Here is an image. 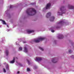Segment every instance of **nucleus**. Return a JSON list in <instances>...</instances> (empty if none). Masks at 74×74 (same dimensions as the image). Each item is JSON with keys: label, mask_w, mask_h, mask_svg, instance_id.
Instances as JSON below:
<instances>
[{"label": "nucleus", "mask_w": 74, "mask_h": 74, "mask_svg": "<svg viewBox=\"0 0 74 74\" xmlns=\"http://www.w3.org/2000/svg\"><path fill=\"white\" fill-rule=\"evenodd\" d=\"M26 13L28 15L32 16L36 14V11L33 8L28 9L26 12Z\"/></svg>", "instance_id": "nucleus-1"}, {"label": "nucleus", "mask_w": 74, "mask_h": 74, "mask_svg": "<svg viewBox=\"0 0 74 74\" xmlns=\"http://www.w3.org/2000/svg\"><path fill=\"white\" fill-rule=\"evenodd\" d=\"M45 40V38H39L38 39L35 40H34V42H36V43H38L40 42V41H43Z\"/></svg>", "instance_id": "nucleus-2"}, {"label": "nucleus", "mask_w": 74, "mask_h": 74, "mask_svg": "<svg viewBox=\"0 0 74 74\" xmlns=\"http://www.w3.org/2000/svg\"><path fill=\"white\" fill-rule=\"evenodd\" d=\"M51 6V3H49L47 4L46 6V8L47 10L48 8H49V7Z\"/></svg>", "instance_id": "nucleus-3"}, {"label": "nucleus", "mask_w": 74, "mask_h": 74, "mask_svg": "<svg viewBox=\"0 0 74 74\" xmlns=\"http://www.w3.org/2000/svg\"><path fill=\"white\" fill-rule=\"evenodd\" d=\"M68 7L69 9H74V6L70 5H68Z\"/></svg>", "instance_id": "nucleus-4"}, {"label": "nucleus", "mask_w": 74, "mask_h": 74, "mask_svg": "<svg viewBox=\"0 0 74 74\" xmlns=\"http://www.w3.org/2000/svg\"><path fill=\"white\" fill-rule=\"evenodd\" d=\"M51 13L50 12H49V13H47V14L46 15V17L48 18L49 17V16H51Z\"/></svg>", "instance_id": "nucleus-5"}, {"label": "nucleus", "mask_w": 74, "mask_h": 74, "mask_svg": "<svg viewBox=\"0 0 74 74\" xmlns=\"http://www.w3.org/2000/svg\"><path fill=\"white\" fill-rule=\"evenodd\" d=\"M36 61H40V60H42L41 58L40 57L36 58Z\"/></svg>", "instance_id": "nucleus-6"}, {"label": "nucleus", "mask_w": 74, "mask_h": 74, "mask_svg": "<svg viewBox=\"0 0 74 74\" xmlns=\"http://www.w3.org/2000/svg\"><path fill=\"white\" fill-rule=\"evenodd\" d=\"M54 19H55V18L54 17V16H53L51 17L50 20L51 22H53V21H54Z\"/></svg>", "instance_id": "nucleus-7"}, {"label": "nucleus", "mask_w": 74, "mask_h": 74, "mask_svg": "<svg viewBox=\"0 0 74 74\" xmlns=\"http://www.w3.org/2000/svg\"><path fill=\"white\" fill-rule=\"evenodd\" d=\"M64 6H63L60 8V11H61L62 13H63V10L64 9Z\"/></svg>", "instance_id": "nucleus-8"}, {"label": "nucleus", "mask_w": 74, "mask_h": 74, "mask_svg": "<svg viewBox=\"0 0 74 74\" xmlns=\"http://www.w3.org/2000/svg\"><path fill=\"white\" fill-rule=\"evenodd\" d=\"M15 58L14 57L13 58V60L10 61V63H14L15 62Z\"/></svg>", "instance_id": "nucleus-9"}, {"label": "nucleus", "mask_w": 74, "mask_h": 74, "mask_svg": "<svg viewBox=\"0 0 74 74\" xmlns=\"http://www.w3.org/2000/svg\"><path fill=\"white\" fill-rule=\"evenodd\" d=\"M34 31L33 30H31L30 31L29 30H28L27 31V32H28V33H33V32H34Z\"/></svg>", "instance_id": "nucleus-10"}, {"label": "nucleus", "mask_w": 74, "mask_h": 74, "mask_svg": "<svg viewBox=\"0 0 74 74\" xmlns=\"http://www.w3.org/2000/svg\"><path fill=\"white\" fill-rule=\"evenodd\" d=\"M52 62L54 63H56V62H57V61L55 62V58H53L52 60Z\"/></svg>", "instance_id": "nucleus-11"}, {"label": "nucleus", "mask_w": 74, "mask_h": 74, "mask_svg": "<svg viewBox=\"0 0 74 74\" xmlns=\"http://www.w3.org/2000/svg\"><path fill=\"white\" fill-rule=\"evenodd\" d=\"M2 21L3 25H6V23H5V21L4 20H2Z\"/></svg>", "instance_id": "nucleus-12"}, {"label": "nucleus", "mask_w": 74, "mask_h": 74, "mask_svg": "<svg viewBox=\"0 0 74 74\" xmlns=\"http://www.w3.org/2000/svg\"><path fill=\"white\" fill-rule=\"evenodd\" d=\"M25 50V52H27V48L26 47H24Z\"/></svg>", "instance_id": "nucleus-13"}, {"label": "nucleus", "mask_w": 74, "mask_h": 74, "mask_svg": "<svg viewBox=\"0 0 74 74\" xmlns=\"http://www.w3.org/2000/svg\"><path fill=\"white\" fill-rule=\"evenodd\" d=\"M6 56H8V50H6Z\"/></svg>", "instance_id": "nucleus-14"}, {"label": "nucleus", "mask_w": 74, "mask_h": 74, "mask_svg": "<svg viewBox=\"0 0 74 74\" xmlns=\"http://www.w3.org/2000/svg\"><path fill=\"white\" fill-rule=\"evenodd\" d=\"M39 49H40V50H41L42 51H44V49H43L41 47H39Z\"/></svg>", "instance_id": "nucleus-15"}, {"label": "nucleus", "mask_w": 74, "mask_h": 74, "mask_svg": "<svg viewBox=\"0 0 74 74\" xmlns=\"http://www.w3.org/2000/svg\"><path fill=\"white\" fill-rule=\"evenodd\" d=\"M63 38V36L62 35L61 36V37H58V39H61L62 38Z\"/></svg>", "instance_id": "nucleus-16"}, {"label": "nucleus", "mask_w": 74, "mask_h": 74, "mask_svg": "<svg viewBox=\"0 0 74 74\" xmlns=\"http://www.w3.org/2000/svg\"><path fill=\"white\" fill-rule=\"evenodd\" d=\"M6 69L7 70H9V66H8L6 67Z\"/></svg>", "instance_id": "nucleus-17"}, {"label": "nucleus", "mask_w": 74, "mask_h": 74, "mask_svg": "<svg viewBox=\"0 0 74 74\" xmlns=\"http://www.w3.org/2000/svg\"><path fill=\"white\" fill-rule=\"evenodd\" d=\"M27 71H30V69L29 68H27Z\"/></svg>", "instance_id": "nucleus-18"}, {"label": "nucleus", "mask_w": 74, "mask_h": 74, "mask_svg": "<svg viewBox=\"0 0 74 74\" xmlns=\"http://www.w3.org/2000/svg\"><path fill=\"white\" fill-rule=\"evenodd\" d=\"M27 61L28 62V64H30V62H29V61L28 60H27Z\"/></svg>", "instance_id": "nucleus-19"}, {"label": "nucleus", "mask_w": 74, "mask_h": 74, "mask_svg": "<svg viewBox=\"0 0 74 74\" xmlns=\"http://www.w3.org/2000/svg\"><path fill=\"white\" fill-rule=\"evenodd\" d=\"M63 21H60L59 23H58V24H60L61 23H63Z\"/></svg>", "instance_id": "nucleus-20"}, {"label": "nucleus", "mask_w": 74, "mask_h": 74, "mask_svg": "<svg viewBox=\"0 0 74 74\" xmlns=\"http://www.w3.org/2000/svg\"><path fill=\"white\" fill-rule=\"evenodd\" d=\"M69 53H71L73 52V51H71V50H69Z\"/></svg>", "instance_id": "nucleus-21"}, {"label": "nucleus", "mask_w": 74, "mask_h": 74, "mask_svg": "<svg viewBox=\"0 0 74 74\" xmlns=\"http://www.w3.org/2000/svg\"><path fill=\"white\" fill-rule=\"evenodd\" d=\"M19 50H21V51H22V47H19Z\"/></svg>", "instance_id": "nucleus-22"}, {"label": "nucleus", "mask_w": 74, "mask_h": 74, "mask_svg": "<svg viewBox=\"0 0 74 74\" xmlns=\"http://www.w3.org/2000/svg\"><path fill=\"white\" fill-rule=\"evenodd\" d=\"M3 72L4 73H6V71H5V70L4 68L3 69Z\"/></svg>", "instance_id": "nucleus-23"}, {"label": "nucleus", "mask_w": 74, "mask_h": 74, "mask_svg": "<svg viewBox=\"0 0 74 74\" xmlns=\"http://www.w3.org/2000/svg\"><path fill=\"white\" fill-rule=\"evenodd\" d=\"M13 8V5H11L10 7V8Z\"/></svg>", "instance_id": "nucleus-24"}, {"label": "nucleus", "mask_w": 74, "mask_h": 74, "mask_svg": "<svg viewBox=\"0 0 74 74\" xmlns=\"http://www.w3.org/2000/svg\"><path fill=\"white\" fill-rule=\"evenodd\" d=\"M51 32H52V33H54V32H55V31L53 30H51Z\"/></svg>", "instance_id": "nucleus-25"}, {"label": "nucleus", "mask_w": 74, "mask_h": 74, "mask_svg": "<svg viewBox=\"0 0 74 74\" xmlns=\"http://www.w3.org/2000/svg\"><path fill=\"white\" fill-rule=\"evenodd\" d=\"M19 65H20V66H22V65L21 64H19Z\"/></svg>", "instance_id": "nucleus-26"}, {"label": "nucleus", "mask_w": 74, "mask_h": 74, "mask_svg": "<svg viewBox=\"0 0 74 74\" xmlns=\"http://www.w3.org/2000/svg\"><path fill=\"white\" fill-rule=\"evenodd\" d=\"M71 57L72 58H73L74 56H71Z\"/></svg>", "instance_id": "nucleus-27"}, {"label": "nucleus", "mask_w": 74, "mask_h": 74, "mask_svg": "<svg viewBox=\"0 0 74 74\" xmlns=\"http://www.w3.org/2000/svg\"><path fill=\"white\" fill-rule=\"evenodd\" d=\"M19 73H20L19 71H18L17 72V74H19Z\"/></svg>", "instance_id": "nucleus-28"}, {"label": "nucleus", "mask_w": 74, "mask_h": 74, "mask_svg": "<svg viewBox=\"0 0 74 74\" xmlns=\"http://www.w3.org/2000/svg\"><path fill=\"white\" fill-rule=\"evenodd\" d=\"M23 42V43H26V42Z\"/></svg>", "instance_id": "nucleus-29"}, {"label": "nucleus", "mask_w": 74, "mask_h": 74, "mask_svg": "<svg viewBox=\"0 0 74 74\" xmlns=\"http://www.w3.org/2000/svg\"><path fill=\"white\" fill-rule=\"evenodd\" d=\"M58 28H59V27H57V29H58Z\"/></svg>", "instance_id": "nucleus-30"}, {"label": "nucleus", "mask_w": 74, "mask_h": 74, "mask_svg": "<svg viewBox=\"0 0 74 74\" xmlns=\"http://www.w3.org/2000/svg\"><path fill=\"white\" fill-rule=\"evenodd\" d=\"M65 13V12L63 13V14H64Z\"/></svg>", "instance_id": "nucleus-31"}, {"label": "nucleus", "mask_w": 74, "mask_h": 74, "mask_svg": "<svg viewBox=\"0 0 74 74\" xmlns=\"http://www.w3.org/2000/svg\"><path fill=\"white\" fill-rule=\"evenodd\" d=\"M62 14H63V13H62V14H61V15H62Z\"/></svg>", "instance_id": "nucleus-32"}, {"label": "nucleus", "mask_w": 74, "mask_h": 74, "mask_svg": "<svg viewBox=\"0 0 74 74\" xmlns=\"http://www.w3.org/2000/svg\"><path fill=\"white\" fill-rule=\"evenodd\" d=\"M7 27H8V25H7Z\"/></svg>", "instance_id": "nucleus-33"}, {"label": "nucleus", "mask_w": 74, "mask_h": 74, "mask_svg": "<svg viewBox=\"0 0 74 74\" xmlns=\"http://www.w3.org/2000/svg\"><path fill=\"white\" fill-rule=\"evenodd\" d=\"M32 4L33 5V3H32Z\"/></svg>", "instance_id": "nucleus-34"}, {"label": "nucleus", "mask_w": 74, "mask_h": 74, "mask_svg": "<svg viewBox=\"0 0 74 74\" xmlns=\"http://www.w3.org/2000/svg\"><path fill=\"white\" fill-rule=\"evenodd\" d=\"M1 66V65H0V66Z\"/></svg>", "instance_id": "nucleus-35"}]
</instances>
